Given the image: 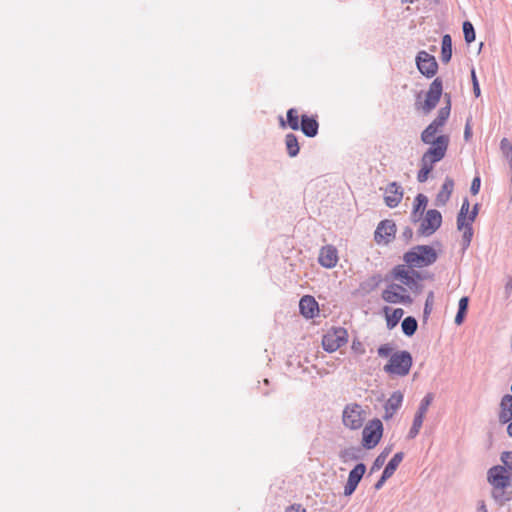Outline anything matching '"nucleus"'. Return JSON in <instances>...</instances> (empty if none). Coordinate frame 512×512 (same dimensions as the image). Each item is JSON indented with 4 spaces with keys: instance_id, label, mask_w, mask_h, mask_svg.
Returning <instances> with one entry per match:
<instances>
[{
    "instance_id": "obj_1",
    "label": "nucleus",
    "mask_w": 512,
    "mask_h": 512,
    "mask_svg": "<svg viewBox=\"0 0 512 512\" xmlns=\"http://www.w3.org/2000/svg\"><path fill=\"white\" fill-rule=\"evenodd\" d=\"M511 474L507 468L501 465H494L487 471V481L492 486L491 496L498 505H504L512 499L507 492L511 485Z\"/></svg>"
},
{
    "instance_id": "obj_2",
    "label": "nucleus",
    "mask_w": 512,
    "mask_h": 512,
    "mask_svg": "<svg viewBox=\"0 0 512 512\" xmlns=\"http://www.w3.org/2000/svg\"><path fill=\"white\" fill-rule=\"evenodd\" d=\"M438 259L436 250L430 245H416L404 253L403 261L409 268H423L434 264Z\"/></svg>"
},
{
    "instance_id": "obj_3",
    "label": "nucleus",
    "mask_w": 512,
    "mask_h": 512,
    "mask_svg": "<svg viewBox=\"0 0 512 512\" xmlns=\"http://www.w3.org/2000/svg\"><path fill=\"white\" fill-rule=\"evenodd\" d=\"M445 148L443 140H438L435 147H429L422 155L420 163L421 168L417 174V180L424 183L428 180L429 174L434 168V165L445 157Z\"/></svg>"
},
{
    "instance_id": "obj_4",
    "label": "nucleus",
    "mask_w": 512,
    "mask_h": 512,
    "mask_svg": "<svg viewBox=\"0 0 512 512\" xmlns=\"http://www.w3.org/2000/svg\"><path fill=\"white\" fill-rule=\"evenodd\" d=\"M413 364V358L409 351L401 350L393 353L383 370L390 375L406 376Z\"/></svg>"
},
{
    "instance_id": "obj_5",
    "label": "nucleus",
    "mask_w": 512,
    "mask_h": 512,
    "mask_svg": "<svg viewBox=\"0 0 512 512\" xmlns=\"http://www.w3.org/2000/svg\"><path fill=\"white\" fill-rule=\"evenodd\" d=\"M391 276L395 280H399L403 285L408 286L411 290L419 292L422 286L419 281L426 279V276L421 272L414 270H408L405 265H396L391 270Z\"/></svg>"
},
{
    "instance_id": "obj_6",
    "label": "nucleus",
    "mask_w": 512,
    "mask_h": 512,
    "mask_svg": "<svg viewBox=\"0 0 512 512\" xmlns=\"http://www.w3.org/2000/svg\"><path fill=\"white\" fill-rule=\"evenodd\" d=\"M442 214L437 209H429L421 219L416 231L417 238L433 235L442 225Z\"/></svg>"
},
{
    "instance_id": "obj_7",
    "label": "nucleus",
    "mask_w": 512,
    "mask_h": 512,
    "mask_svg": "<svg viewBox=\"0 0 512 512\" xmlns=\"http://www.w3.org/2000/svg\"><path fill=\"white\" fill-rule=\"evenodd\" d=\"M348 341L347 330L343 327H332L322 338V347L332 353L345 345Z\"/></svg>"
},
{
    "instance_id": "obj_8",
    "label": "nucleus",
    "mask_w": 512,
    "mask_h": 512,
    "mask_svg": "<svg viewBox=\"0 0 512 512\" xmlns=\"http://www.w3.org/2000/svg\"><path fill=\"white\" fill-rule=\"evenodd\" d=\"M383 435V424L375 418L368 422L362 431V446L365 449H373L380 442Z\"/></svg>"
},
{
    "instance_id": "obj_9",
    "label": "nucleus",
    "mask_w": 512,
    "mask_h": 512,
    "mask_svg": "<svg viewBox=\"0 0 512 512\" xmlns=\"http://www.w3.org/2000/svg\"><path fill=\"white\" fill-rule=\"evenodd\" d=\"M364 410L358 403L347 404L343 410L342 421L343 424L351 429L357 430L362 427L364 421Z\"/></svg>"
},
{
    "instance_id": "obj_10",
    "label": "nucleus",
    "mask_w": 512,
    "mask_h": 512,
    "mask_svg": "<svg viewBox=\"0 0 512 512\" xmlns=\"http://www.w3.org/2000/svg\"><path fill=\"white\" fill-rule=\"evenodd\" d=\"M443 93V82L442 79L435 78L426 93L425 101L422 105V110L425 114L431 112L438 104Z\"/></svg>"
},
{
    "instance_id": "obj_11",
    "label": "nucleus",
    "mask_w": 512,
    "mask_h": 512,
    "mask_svg": "<svg viewBox=\"0 0 512 512\" xmlns=\"http://www.w3.org/2000/svg\"><path fill=\"white\" fill-rule=\"evenodd\" d=\"M416 66L419 72L427 78L434 77L438 70L436 58L424 50L417 53Z\"/></svg>"
},
{
    "instance_id": "obj_12",
    "label": "nucleus",
    "mask_w": 512,
    "mask_h": 512,
    "mask_svg": "<svg viewBox=\"0 0 512 512\" xmlns=\"http://www.w3.org/2000/svg\"><path fill=\"white\" fill-rule=\"evenodd\" d=\"M440 126L438 123L434 122V120L422 131L421 133V141L424 144L430 145V147H435L438 140H443L445 152L449 146V136L442 134L436 137V134L440 130Z\"/></svg>"
},
{
    "instance_id": "obj_13",
    "label": "nucleus",
    "mask_w": 512,
    "mask_h": 512,
    "mask_svg": "<svg viewBox=\"0 0 512 512\" xmlns=\"http://www.w3.org/2000/svg\"><path fill=\"white\" fill-rule=\"evenodd\" d=\"M365 472L366 465L364 463H358L350 470L347 482L344 486L343 494L345 496H351L355 492Z\"/></svg>"
},
{
    "instance_id": "obj_14",
    "label": "nucleus",
    "mask_w": 512,
    "mask_h": 512,
    "mask_svg": "<svg viewBox=\"0 0 512 512\" xmlns=\"http://www.w3.org/2000/svg\"><path fill=\"white\" fill-rule=\"evenodd\" d=\"M396 233V224L392 220H382L374 233V239L377 243H389Z\"/></svg>"
},
{
    "instance_id": "obj_15",
    "label": "nucleus",
    "mask_w": 512,
    "mask_h": 512,
    "mask_svg": "<svg viewBox=\"0 0 512 512\" xmlns=\"http://www.w3.org/2000/svg\"><path fill=\"white\" fill-rule=\"evenodd\" d=\"M384 202L389 208H395L403 198V188L397 182L389 183L384 189Z\"/></svg>"
},
{
    "instance_id": "obj_16",
    "label": "nucleus",
    "mask_w": 512,
    "mask_h": 512,
    "mask_svg": "<svg viewBox=\"0 0 512 512\" xmlns=\"http://www.w3.org/2000/svg\"><path fill=\"white\" fill-rule=\"evenodd\" d=\"M319 264L324 268H334L338 262V251L333 245H326L320 249Z\"/></svg>"
},
{
    "instance_id": "obj_17",
    "label": "nucleus",
    "mask_w": 512,
    "mask_h": 512,
    "mask_svg": "<svg viewBox=\"0 0 512 512\" xmlns=\"http://www.w3.org/2000/svg\"><path fill=\"white\" fill-rule=\"evenodd\" d=\"M299 310L306 319H313L319 314V305L311 295H304L299 301Z\"/></svg>"
},
{
    "instance_id": "obj_18",
    "label": "nucleus",
    "mask_w": 512,
    "mask_h": 512,
    "mask_svg": "<svg viewBox=\"0 0 512 512\" xmlns=\"http://www.w3.org/2000/svg\"><path fill=\"white\" fill-rule=\"evenodd\" d=\"M428 197L422 193H419L414 198L412 211L410 213V221L414 224L421 221L424 214L426 213V207L428 205Z\"/></svg>"
},
{
    "instance_id": "obj_19",
    "label": "nucleus",
    "mask_w": 512,
    "mask_h": 512,
    "mask_svg": "<svg viewBox=\"0 0 512 512\" xmlns=\"http://www.w3.org/2000/svg\"><path fill=\"white\" fill-rule=\"evenodd\" d=\"M300 119L301 122L299 130H301L306 137L313 138L317 136L319 131V123L316 117L302 114Z\"/></svg>"
},
{
    "instance_id": "obj_20",
    "label": "nucleus",
    "mask_w": 512,
    "mask_h": 512,
    "mask_svg": "<svg viewBox=\"0 0 512 512\" xmlns=\"http://www.w3.org/2000/svg\"><path fill=\"white\" fill-rule=\"evenodd\" d=\"M453 189H454V180L450 177H446L440 191L436 195L435 205L437 207L446 205V203L449 201V199L451 197Z\"/></svg>"
},
{
    "instance_id": "obj_21",
    "label": "nucleus",
    "mask_w": 512,
    "mask_h": 512,
    "mask_svg": "<svg viewBox=\"0 0 512 512\" xmlns=\"http://www.w3.org/2000/svg\"><path fill=\"white\" fill-rule=\"evenodd\" d=\"M498 415L501 424H507L512 420V395L506 394L501 398Z\"/></svg>"
},
{
    "instance_id": "obj_22",
    "label": "nucleus",
    "mask_w": 512,
    "mask_h": 512,
    "mask_svg": "<svg viewBox=\"0 0 512 512\" xmlns=\"http://www.w3.org/2000/svg\"><path fill=\"white\" fill-rule=\"evenodd\" d=\"M364 457L363 449L359 446L347 447L339 452V458L342 462L357 461Z\"/></svg>"
},
{
    "instance_id": "obj_23",
    "label": "nucleus",
    "mask_w": 512,
    "mask_h": 512,
    "mask_svg": "<svg viewBox=\"0 0 512 512\" xmlns=\"http://www.w3.org/2000/svg\"><path fill=\"white\" fill-rule=\"evenodd\" d=\"M383 311L385 312L386 316V326L389 330L396 327L404 315V310L402 308H395L391 311L390 307L385 306Z\"/></svg>"
},
{
    "instance_id": "obj_24",
    "label": "nucleus",
    "mask_w": 512,
    "mask_h": 512,
    "mask_svg": "<svg viewBox=\"0 0 512 512\" xmlns=\"http://www.w3.org/2000/svg\"><path fill=\"white\" fill-rule=\"evenodd\" d=\"M285 146H286L287 154L291 158L296 157L299 154V152H300V145H299V142H298V138L293 133L286 134V136H285Z\"/></svg>"
},
{
    "instance_id": "obj_25",
    "label": "nucleus",
    "mask_w": 512,
    "mask_h": 512,
    "mask_svg": "<svg viewBox=\"0 0 512 512\" xmlns=\"http://www.w3.org/2000/svg\"><path fill=\"white\" fill-rule=\"evenodd\" d=\"M446 105L438 111L437 117L434 119V122L438 123L440 127H443L447 122L450 112H451V96L450 94H445Z\"/></svg>"
},
{
    "instance_id": "obj_26",
    "label": "nucleus",
    "mask_w": 512,
    "mask_h": 512,
    "mask_svg": "<svg viewBox=\"0 0 512 512\" xmlns=\"http://www.w3.org/2000/svg\"><path fill=\"white\" fill-rule=\"evenodd\" d=\"M452 58V38L449 34L442 37L441 42V61L443 63L450 62Z\"/></svg>"
},
{
    "instance_id": "obj_27",
    "label": "nucleus",
    "mask_w": 512,
    "mask_h": 512,
    "mask_svg": "<svg viewBox=\"0 0 512 512\" xmlns=\"http://www.w3.org/2000/svg\"><path fill=\"white\" fill-rule=\"evenodd\" d=\"M403 458V452H397L396 454H394V456L389 460V462L385 466L382 473H384L385 476L392 477V475L397 470L399 464L402 462Z\"/></svg>"
},
{
    "instance_id": "obj_28",
    "label": "nucleus",
    "mask_w": 512,
    "mask_h": 512,
    "mask_svg": "<svg viewBox=\"0 0 512 512\" xmlns=\"http://www.w3.org/2000/svg\"><path fill=\"white\" fill-rule=\"evenodd\" d=\"M401 328L404 335L412 337L418 329V322L415 317L407 316L403 319Z\"/></svg>"
},
{
    "instance_id": "obj_29",
    "label": "nucleus",
    "mask_w": 512,
    "mask_h": 512,
    "mask_svg": "<svg viewBox=\"0 0 512 512\" xmlns=\"http://www.w3.org/2000/svg\"><path fill=\"white\" fill-rule=\"evenodd\" d=\"M403 398L404 396L401 391H394L385 402L384 406L388 407L389 410L397 411L402 405Z\"/></svg>"
},
{
    "instance_id": "obj_30",
    "label": "nucleus",
    "mask_w": 512,
    "mask_h": 512,
    "mask_svg": "<svg viewBox=\"0 0 512 512\" xmlns=\"http://www.w3.org/2000/svg\"><path fill=\"white\" fill-rule=\"evenodd\" d=\"M469 207H470V204H469L468 198H464L461 208L457 215V220H456L457 229L460 231L462 230V227L465 226V222H466L467 216L469 214Z\"/></svg>"
},
{
    "instance_id": "obj_31",
    "label": "nucleus",
    "mask_w": 512,
    "mask_h": 512,
    "mask_svg": "<svg viewBox=\"0 0 512 512\" xmlns=\"http://www.w3.org/2000/svg\"><path fill=\"white\" fill-rule=\"evenodd\" d=\"M463 234H462V250L465 251L471 244L472 237H473V227L470 222H465V226L462 227Z\"/></svg>"
},
{
    "instance_id": "obj_32",
    "label": "nucleus",
    "mask_w": 512,
    "mask_h": 512,
    "mask_svg": "<svg viewBox=\"0 0 512 512\" xmlns=\"http://www.w3.org/2000/svg\"><path fill=\"white\" fill-rule=\"evenodd\" d=\"M382 282V277L380 274H375L369 277L366 281L361 284V289L365 292L369 293L375 290L379 284Z\"/></svg>"
},
{
    "instance_id": "obj_33",
    "label": "nucleus",
    "mask_w": 512,
    "mask_h": 512,
    "mask_svg": "<svg viewBox=\"0 0 512 512\" xmlns=\"http://www.w3.org/2000/svg\"><path fill=\"white\" fill-rule=\"evenodd\" d=\"M286 117L287 125L294 131L299 130L301 120H299L298 111L295 108H290L286 113Z\"/></svg>"
},
{
    "instance_id": "obj_34",
    "label": "nucleus",
    "mask_w": 512,
    "mask_h": 512,
    "mask_svg": "<svg viewBox=\"0 0 512 512\" xmlns=\"http://www.w3.org/2000/svg\"><path fill=\"white\" fill-rule=\"evenodd\" d=\"M381 297L387 303L397 304L400 303L401 293L392 290L388 286L385 290H383Z\"/></svg>"
},
{
    "instance_id": "obj_35",
    "label": "nucleus",
    "mask_w": 512,
    "mask_h": 512,
    "mask_svg": "<svg viewBox=\"0 0 512 512\" xmlns=\"http://www.w3.org/2000/svg\"><path fill=\"white\" fill-rule=\"evenodd\" d=\"M423 420V416L417 414L414 415L412 426L407 434L408 439H414L419 434V431L423 424Z\"/></svg>"
},
{
    "instance_id": "obj_36",
    "label": "nucleus",
    "mask_w": 512,
    "mask_h": 512,
    "mask_svg": "<svg viewBox=\"0 0 512 512\" xmlns=\"http://www.w3.org/2000/svg\"><path fill=\"white\" fill-rule=\"evenodd\" d=\"M462 29L466 43L470 44L474 42L476 39V33L473 24L470 21H464Z\"/></svg>"
},
{
    "instance_id": "obj_37",
    "label": "nucleus",
    "mask_w": 512,
    "mask_h": 512,
    "mask_svg": "<svg viewBox=\"0 0 512 512\" xmlns=\"http://www.w3.org/2000/svg\"><path fill=\"white\" fill-rule=\"evenodd\" d=\"M434 395L432 393H427L420 402V405L415 414L425 417L427 410L431 403L433 402Z\"/></svg>"
},
{
    "instance_id": "obj_38",
    "label": "nucleus",
    "mask_w": 512,
    "mask_h": 512,
    "mask_svg": "<svg viewBox=\"0 0 512 512\" xmlns=\"http://www.w3.org/2000/svg\"><path fill=\"white\" fill-rule=\"evenodd\" d=\"M391 452V447H386L384 450L376 457L371 467V472L379 470L385 463L387 456Z\"/></svg>"
},
{
    "instance_id": "obj_39",
    "label": "nucleus",
    "mask_w": 512,
    "mask_h": 512,
    "mask_svg": "<svg viewBox=\"0 0 512 512\" xmlns=\"http://www.w3.org/2000/svg\"><path fill=\"white\" fill-rule=\"evenodd\" d=\"M433 303H434V293H433V291H430L427 295L425 305H424V310H423V316L425 319H427L429 317V315L431 314Z\"/></svg>"
},
{
    "instance_id": "obj_40",
    "label": "nucleus",
    "mask_w": 512,
    "mask_h": 512,
    "mask_svg": "<svg viewBox=\"0 0 512 512\" xmlns=\"http://www.w3.org/2000/svg\"><path fill=\"white\" fill-rule=\"evenodd\" d=\"M502 466L507 468L508 472H512V451H504L500 455Z\"/></svg>"
},
{
    "instance_id": "obj_41",
    "label": "nucleus",
    "mask_w": 512,
    "mask_h": 512,
    "mask_svg": "<svg viewBox=\"0 0 512 512\" xmlns=\"http://www.w3.org/2000/svg\"><path fill=\"white\" fill-rule=\"evenodd\" d=\"M393 347L389 344H382L378 347L377 352L380 357H388L391 356L393 353Z\"/></svg>"
},
{
    "instance_id": "obj_42",
    "label": "nucleus",
    "mask_w": 512,
    "mask_h": 512,
    "mask_svg": "<svg viewBox=\"0 0 512 512\" xmlns=\"http://www.w3.org/2000/svg\"><path fill=\"white\" fill-rule=\"evenodd\" d=\"M413 235H414V232H413L412 228L409 226H406L400 235V239L404 242V244L407 245L412 240Z\"/></svg>"
},
{
    "instance_id": "obj_43",
    "label": "nucleus",
    "mask_w": 512,
    "mask_h": 512,
    "mask_svg": "<svg viewBox=\"0 0 512 512\" xmlns=\"http://www.w3.org/2000/svg\"><path fill=\"white\" fill-rule=\"evenodd\" d=\"M468 306H469V298L467 296L461 297L458 302V311L457 312L466 315L467 311H468Z\"/></svg>"
},
{
    "instance_id": "obj_44",
    "label": "nucleus",
    "mask_w": 512,
    "mask_h": 512,
    "mask_svg": "<svg viewBox=\"0 0 512 512\" xmlns=\"http://www.w3.org/2000/svg\"><path fill=\"white\" fill-rule=\"evenodd\" d=\"M500 148L503 151V153L506 155V157L512 153V145L507 138H503L501 140Z\"/></svg>"
},
{
    "instance_id": "obj_45",
    "label": "nucleus",
    "mask_w": 512,
    "mask_h": 512,
    "mask_svg": "<svg viewBox=\"0 0 512 512\" xmlns=\"http://www.w3.org/2000/svg\"><path fill=\"white\" fill-rule=\"evenodd\" d=\"M480 187H481V179H480V176H475L472 180V183H471V187H470V192L473 194V195H476L479 193L480 191Z\"/></svg>"
},
{
    "instance_id": "obj_46",
    "label": "nucleus",
    "mask_w": 512,
    "mask_h": 512,
    "mask_svg": "<svg viewBox=\"0 0 512 512\" xmlns=\"http://www.w3.org/2000/svg\"><path fill=\"white\" fill-rule=\"evenodd\" d=\"M479 209H480V204L476 203L472 207V210L469 212L466 222H470L472 224L475 221V219L479 213Z\"/></svg>"
},
{
    "instance_id": "obj_47",
    "label": "nucleus",
    "mask_w": 512,
    "mask_h": 512,
    "mask_svg": "<svg viewBox=\"0 0 512 512\" xmlns=\"http://www.w3.org/2000/svg\"><path fill=\"white\" fill-rule=\"evenodd\" d=\"M285 512H306V509L301 504H292L286 508Z\"/></svg>"
},
{
    "instance_id": "obj_48",
    "label": "nucleus",
    "mask_w": 512,
    "mask_h": 512,
    "mask_svg": "<svg viewBox=\"0 0 512 512\" xmlns=\"http://www.w3.org/2000/svg\"><path fill=\"white\" fill-rule=\"evenodd\" d=\"M390 477L388 476H385L384 473H382L381 477L379 478V480L375 483L374 485V489L375 490H380L383 485L385 484V482L389 479Z\"/></svg>"
},
{
    "instance_id": "obj_49",
    "label": "nucleus",
    "mask_w": 512,
    "mask_h": 512,
    "mask_svg": "<svg viewBox=\"0 0 512 512\" xmlns=\"http://www.w3.org/2000/svg\"><path fill=\"white\" fill-rule=\"evenodd\" d=\"M472 137V128L470 126L469 120L466 122L464 129V139L465 141H469Z\"/></svg>"
},
{
    "instance_id": "obj_50",
    "label": "nucleus",
    "mask_w": 512,
    "mask_h": 512,
    "mask_svg": "<svg viewBox=\"0 0 512 512\" xmlns=\"http://www.w3.org/2000/svg\"><path fill=\"white\" fill-rule=\"evenodd\" d=\"M412 302H413V299L410 295L401 293V298H400L401 304L409 305V304H412Z\"/></svg>"
},
{
    "instance_id": "obj_51",
    "label": "nucleus",
    "mask_w": 512,
    "mask_h": 512,
    "mask_svg": "<svg viewBox=\"0 0 512 512\" xmlns=\"http://www.w3.org/2000/svg\"><path fill=\"white\" fill-rule=\"evenodd\" d=\"M389 287L392 290H395V291H397L399 293H402V294H403V292H406V289L402 285H400V284L392 283V284L389 285Z\"/></svg>"
},
{
    "instance_id": "obj_52",
    "label": "nucleus",
    "mask_w": 512,
    "mask_h": 512,
    "mask_svg": "<svg viewBox=\"0 0 512 512\" xmlns=\"http://www.w3.org/2000/svg\"><path fill=\"white\" fill-rule=\"evenodd\" d=\"M466 315L458 313L455 316L454 322L456 325H461L464 322Z\"/></svg>"
},
{
    "instance_id": "obj_53",
    "label": "nucleus",
    "mask_w": 512,
    "mask_h": 512,
    "mask_svg": "<svg viewBox=\"0 0 512 512\" xmlns=\"http://www.w3.org/2000/svg\"><path fill=\"white\" fill-rule=\"evenodd\" d=\"M384 409H385V414H384L383 418L385 420L391 419L394 416V414L396 413V411L389 410L388 407H386V406H384Z\"/></svg>"
},
{
    "instance_id": "obj_54",
    "label": "nucleus",
    "mask_w": 512,
    "mask_h": 512,
    "mask_svg": "<svg viewBox=\"0 0 512 512\" xmlns=\"http://www.w3.org/2000/svg\"><path fill=\"white\" fill-rule=\"evenodd\" d=\"M477 512H488L486 504L483 500H480L477 505Z\"/></svg>"
},
{
    "instance_id": "obj_55",
    "label": "nucleus",
    "mask_w": 512,
    "mask_h": 512,
    "mask_svg": "<svg viewBox=\"0 0 512 512\" xmlns=\"http://www.w3.org/2000/svg\"><path fill=\"white\" fill-rule=\"evenodd\" d=\"M473 93L475 97H479L481 95L480 85L479 84H473Z\"/></svg>"
},
{
    "instance_id": "obj_56",
    "label": "nucleus",
    "mask_w": 512,
    "mask_h": 512,
    "mask_svg": "<svg viewBox=\"0 0 512 512\" xmlns=\"http://www.w3.org/2000/svg\"><path fill=\"white\" fill-rule=\"evenodd\" d=\"M471 80H472V85L479 84L474 68H472V70H471Z\"/></svg>"
},
{
    "instance_id": "obj_57",
    "label": "nucleus",
    "mask_w": 512,
    "mask_h": 512,
    "mask_svg": "<svg viewBox=\"0 0 512 512\" xmlns=\"http://www.w3.org/2000/svg\"><path fill=\"white\" fill-rule=\"evenodd\" d=\"M507 434L510 438H512V420L507 423Z\"/></svg>"
},
{
    "instance_id": "obj_58",
    "label": "nucleus",
    "mask_w": 512,
    "mask_h": 512,
    "mask_svg": "<svg viewBox=\"0 0 512 512\" xmlns=\"http://www.w3.org/2000/svg\"><path fill=\"white\" fill-rule=\"evenodd\" d=\"M279 120H280V125H281L282 127H284V126H285V122H284L283 118H282V117H280V118H279Z\"/></svg>"
},
{
    "instance_id": "obj_59",
    "label": "nucleus",
    "mask_w": 512,
    "mask_h": 512,
    "mask_svg": "<svg viewBox=\"0 0 512 512\" xmlns=\"http://www.w3.org/2000/svg\"><path fill=\"white\" fill-rule=\"evenodd\" d=\"M415 0H402L404 3H413Z\"/></svg>"
}]
</instances>
